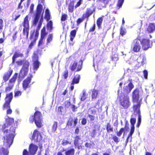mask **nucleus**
<instances>
[{
    "mask_svg": "<svg viewBox=\"0 0 155 155\" xmlns=\"http://www.w3.org/2000/svg\"><path fill=\"white\" fill-rule=\"evenodd\" d=\"M84 20V19L82 16L81 18H78L76 21L77 25H79L81 22H82Z\"/></svg>",
    "mask_w": 155,
    "mask_h": 155,
    "instance_id": "nucleus-46",
    "label": "nucleus"
},
{
    "mask_svg": "<svg viewBox=\"0 0 155 155\" xmlns=\"http://www.w3.org/2000/svg\"><path fill=\"white\" fill-rule=\"evenodd\" d=\"M87 123V120L85 118H83L81 122V123L83 125H85Z\"/></svg>",
    "mask_w": 155,
    "mask_h": 155,
    "instance_id": "nucleus-64",
    "label": "nucleus"
},
{
    "mask_svg": "<svg viewBox=\"0 0 155 155\" xmlns=\"http://www.w3.org/2000/svg\"><path fill=\"white\" fill-rule=\"evenodd\" d=\"M20 16V15H18L15 16V17L14 18H13L12 19V20L14 21H15Z\"/></svg>",
    "mask_w": 155,
    "mask_h": 155,
    "instance_id": "nucleus-62",
    "label": "nucleus"
},
{
    "mask_svg": "<svg viewBox=\"0 0 155 155\" xmlns=\"http://www.w3.org/2000/svg\"><path fill=\"white\" fill-rule=\"evenodd\" d=\"M50 15L49 10L48 9H46L45 10V18L46 20L47 21H48L50 19Z\"/></svg>",
    "mask_w": 155,
    "mask_h": 155,
    "instance_id": "nucleus-33",
    "label": "nucleus"
},
{
    "mask_svg": "<svg viewBox=\"0 0 155 155\" xmlns=\"http://www.w3.org/2000/svg\"><path fill=\"white\" fill-rule=\"evenodd\" d=\"M124 129L123 128H121L120 131L119 132H117V135L118 136H120L122 134V133L124 132Z\"/></svg>",
    "mask_w": 155,
    "mask_h": 155,
    "instance_id": "nucleus-53",
    "label": "nucleus"
},
{
    "mask_svg": "<svg viewBox=\"0 0 155 155\" xmlns=\"http://www.w3.org/2000/svg\"><path fill=\"white\" fill-rule=\"evenodd\" d=\"M13 98V94L11 93L6 95L5 98V102L3 105V107L4 108L7 109L6 113L7 114H11L12 112V110L10 107V104Z\"/></svg>",
    "mask_w": 155,
    "mask_h": 155,
    "instance_id": "nucleus-4",
    "label": "nucleus"
},
{
    "mask_svg": "<svg viewBox=\"0 0 155 155\" xmlns=\"http://www.w3.org/2000/svg\"><path fill=\"white\" fill-rule=\"evenodd\" d=\"M18 76V74L15 73L12 78L9 80L8 86L5 88V91L8 92L12 89Z\"/></svg>",
    "mask_w": 155,
    "mask_h": 155,
    "instance_id": "nucleus-9",
    "label": "nucleus"
},
{
    "mask_svg": "<svg viewBox=\"0 0 155 155\" xmlns=\"http://www.w3.org/2000/svg\"><path fill=\"white\" fill-rule=\"evenodd\" d=\"M29 120L31 123L35 121V124L38 127H41L42 126V118L40 112H36L34 116H31Z\"/></svg>",
    "mask_w": 155,
    "mask_h": 155,
    "instance_id": "nucleus-3",
    "label": "nucleus"
},
{
    "mask_svg": "<svg viewBox=\"0 0 155 155\" xmlns=\"http://www.w3.org/2000/svg\"><path fill=\"white\" fill-rule=\"evenodd\" d=\"M139 94V91L137 89L135 90L133 93L132 97L133 102L134 103H136V104H134V106L135 105H137L138 104H140V102L138 101Z\"/></svg>",
    "mask_w": 155,
    "mask_h": 155,
    "instance_id": "nucleus-15",
    "label": "nucleus"
},
{
    "mask_svg": "<svg viewBox=\"0 0 155 155\" xmlns=\"http://www.w3.org/2000/svg\"><path fill=\"white\" fill-rule=\"evenodd\" d=\"M140 104H138L137 105H135L134 106V112L137 114L138 115V122H141V118L140 114Z\"/></svg>",
    "mask_w": 155,
    "mask_h": 155,
    "instance_id": "nucleus-22",
    "label": "nucleus"
},
{
    "mask_svg": "<svg viewBox=\"0 0 155 155\" xmlns=\"http://www.w3.org/2000/svg\"><path fill=\"white\" fill-rule=\"evenodd\" d=\"M104 16V15H102L101 17L98 18L97 20V24L99 29L101 28V25L103 20V18Z\"/></svg>",
    "mask_w": 155,
    "mask_h": 155,
    "instance_id": "nucleus-29",
    "label": "nucleus"
},
{
    "mask_svg": "<svg viewBox=\"0 0 155 155\" xmlns=\"http://www.w3.org/2000/svg\"><path fill=\"white\" fill-rule=\"evenodd\" d=\"M33 61V68H38L41 63L38 60L34 61Z\"/></svg>",
    "mask_w": 155,
    "mask_h": 155,
    "instance_id": "nucleus-37",
    "label": "nucleus"
},
{
    "mask_svg": "<svg viewBox=\"0 0 155 155\" xmlns=\"http://www.w3.org/2000/svg\"><path fill=\"white\" fill-rule=\"evenodd\" d=\"M120 104L125 108H127L129 106L130 103L129 97L127 94L123 93L121 94L120 98Z\"/></svg>",
    "mask_w": 155,
    "mask_h": 155,
    "instance_id": "nucleus-7",
    "label": "nucleus"
},
{
    "mask_svg": "<svg viewBox=\"0 0 155 155\" xmlns=\"http://www.w3.org/2000/svg\"><path fill=\"white\" fill-rule=\"evenodd\" d=\"M34 8V5L33 4H32L30 7V13H32L33 11V9Z\"/></svg>",
    "mask_w": 155,
    "mask_h": 155,
    "instance_id": "nucleus-57",
    "label": "nucleus"
},
{
    "mask_svg": "<svg viewBox=\"0 0 155 155\" xmlns=\"http://www.w3.org/2000/svg\"><path fill=\"white\" fill-rule=\"evenodd\" d=\"M74 143L76 147L80 149L82 148L81 144L82 141L81 140L78 136H77L75 139Z\"/></svg>",
    "mask_w": 155,
    "mask_h": 155,
    "instance_id": "nucleus-23",
    "label": "nucleus"
},
{
    "mask_svg": "<svg viewBox=\"0 0 155 155\" xmlns=\"http://www.w3.org/2000/svg\"><path fill=\"white\" fill-rule=\"evenodd\" d=\"M112 60L114 62H116L118 59V55L117 54H114L112 57Z\"/></svg>",
    "mask_w": 155,
    "mask_h": 155,
    "instance_id": "nucleus-45",
    "label": "nucleus"
},
{
    "mask_svg": "<svg viewBox=\"0 0 155 155\" xmlns=\"http://www.w3.org/2000/svg\"><path fill=\"white\" fill-rule=\"evenodd\" d=\"M43 21V18L42 16L39 20V24L36 29L35 31L34 30L33 33L31 34L30 37V39H31L33 38L34 35L35 36V37L34 39L31 42L28 46V48L26 51V54H27L29 53L36 43V40L38 39L39 34V30L41 27Z\"/></svg>",
    "mask_w": 155,
    "mask_h": 155,
    "instance_id": "nucleus-1",
    "label": "nucleus"
},
{
    "mask_svg": "<svg viewBox=\"0 0 155 155\" xmlns=\"http://www.w3.org/2000/svg\"><path fill=\"white\" fill-rule=\"evenodd\" d=\"M124 0H118L117 6L119 7H121L124 2Z\"/></svg>",
    "mask_w": 155,
    "mask_h": 155,
    "instance_id": "nucleus-48",
    "label": "nucleus"
},
{
    "mask_svg": "<svg viewBox=\"0 0 155 155\" xmlns=\"http://www.w3.org/2000/svg\"><path fill=\"white\" fill-rule=\"evenodd\" d=\"M74 150L71 149L66 151L65 153L66 155H74Z\"/></svg>",
    "mask_w": 155,
    "mask_h": 155,
    "instance_id": "nucleus-39",
    "label": "nucleus"
},
{
    "mask_svg": "<svg viewBox=\"0 0 155 155\" xmlns=\"http://www.w3.org/2000/svg\"><path fill=\"white\" fill-rule=\"evenodd\" d=\"M4 26V21L3 19L0 18V30L3 29Z\"/></svg>",
    "mask_w": 155,
    "mask_h": 155,
    "instance_id": "nucleus-49",
    "label": "nucleus"
},
{
    "mask_svg": "<svg viewBox=\"0 0 155 155\" xmlns=\"http://www.w3.org/2000/svg\"><path fill=\"white\" fill-rule=\"evenodd\" d=\"M12 70H10L8 72L5 73L3 77V79L5 81H7L12 73Z\"/></svg>",
    "mask_w": 155,
    "mask_h": 155,
    "instance_id": "nucleus-28",
    "label": "nucleus"
},
{
    "mask_svg": "<svg viewBox=\"0 0 155 155\" xmlns=\"http://www.w3.org/2000/svg\"><path fill=\"white\" fill-rule=\"evenodd\" d=\"M140 49V46L138 41H136L134 45L133 50L135 52H139Z\"/></svg>",
    "mask_w": 155,
    "mask_h": 155,
    "instance_id": "nucleus-27",
    "label": "nucleus"
},
{
    "mask_svg": "<svg viewBox=\"0 0 155 155\" xmlns=\"http://www.w3.org/2000/svg\"><path fill=\"white\" fill-rule=\"evenodd\" d=\"M136 121V119L134 118H131L130 120V122L131 124V127L130 130L129 134L127 138V140L130 137L131 139L132 138V136L134 133V125L135 124Z\"/></svg>",
    "mask_w": 155,
    "mask_h": 155,
    "instance_id": "nucleus-14",
    "label": "nucleus"
},
{
    "mask_svg": "<svg viewBox=\"0 0 155 155\" xmlns=\"http://www.w3.org/2000/svg\"><path fill=\"white\" fill-rule=\"evenodd\" d=\"M80 78V76L79 75H76L73 79L71 84L78 83Z\"/></svg>",
    "mask_w": 155,
    "mask_h": 155,
    "instance_id": "nucleus-34",
    "label": "nucleus"
},
{
    "mask_svg": "<svg viewBox=\"0 0 155 155\" xmlns=\"http://www.w3.org/2000/svg\"><path fill=\"white\" fill-rule=\"evenodd\" d=\"M47 30L50 32L51 31H52L53 27V23L51 21H50L47 23Z\"/></svg>",
    "mask_w": 155,
    "mask_h": 155,
    "instance_id": "nucleus-32",
    "label": "nucleus"
},
{
    "mask_svg": "<svg viewBox=\"0 0 155 155\" xmlns=\"http://www.w3.org/2000/svg\"><path fill=\"white\" fill-rule=\"evenodd\" d=\"M98 94V92L97 91L94 90L92 91V98H96L97 97V96Z\"/></svg>",
    "mask_w": 155,
    "mask_h": 155,
    "instance_id": "nucleus-41",
    "label": "nucleus"
},
{
    "mask_svg": "<svg viewBox=\"0 0 155 155\" xmlns=\"http://www.w3.org/2000/svg\"><path fill=\"white\" fill-rule=\"evenodd\" d=\"M24 57V54L20 52L19 50L16 51L15 52L14 54L12 57V64H14L16 63V59L17 58L19 57Z\"/></svg>",
    "mask_w": 155,
    "mask_h": 155,
    "instance_id": "nucleus-12",
    "label": "nucleus"
},
{
    "mask_svg": "<svg viewBox=\"0 0 155 155\" xmlns=\"http://www.w3.org/2000/svg\"><path fill=\"white\" fill-rule=\"evenodd\" d=\"M67 14H62L61 18V20L62 21H64L67 19Z\"/></svg>",
    "mask_w": 155,
    "mask_h": 155,
    "instance_id": "nucleus-47",
    "label": "nucleus"
},
{
    "mask_svg": "<svg viewBox=\"0 0 155 155\" xmlns=\"http://www.w3.org/2000/svg\"><path fill=\"white\" fill-rule=\"evenodd\" d=\"M22 25L24 27L23 29V34L25 36L26 38H28L29 30V21L28 15H26L24 18Z\"/></svg>",
    "mask_w": 155,
    "mask_h": 155,
    "instance_id": "nucleus-5",
    "label": "nucleus"
},
{
    "mask_svg": "<svg viewBox=\"0 0 155 155\" xmlns=\"http://www.w3.org/2000/svg\"><path fill=\"white\" fill-rule=\"evenodd\" d=\"M134 85L131 82L129 83L127 86H124L123 88V91L127 94L130 93L134 87Z\"/></svg>",
    "mask_w": 155,
    "mask_h": 155,
    "instance_id": "nucleus-20",
    "label": "nucleus"
},
{
    "mask_svg": "<svg viewBox=\"0 0 155 155\" xmlns=\"http://www.w3.org/2000/svg\"><path fill=\"white\" fill-rule=\"evenodd\" d=\"M21 92L20 91H16L15 92V97H18L21 96Z\"/></svg>",
    "mask_w": 155,
    "mask_h": 155,
    "instance_id": "nucleus-54",
    "label": "nucleus"
},
{
    "mask_svg": "<svg viewBox=\"0 0 155 155\" xmlns=\"http://www.w3.org/2000/svg\"><path fill=\"white\" fill-rule=\"evenodd\" d=\"M83 64V61L82 60H80L78 63L74 61L71 65V68H82Z\"/></svg>",
    "mask_w": 155,
    "mask_h": 155,
    "instance_id": "nucleus-24",
    "label": "nucleus"
},
{
    "mask_svg": "<svg viewBox=\"0 0 155 155\" xmlns=\"http://www.w3.org/2000/svg\"><path fill=\"white\" fill-rule=\"evenodd\" d=\"M126 33V31L125 29H124L122 27H121L120 29V34L123 36Z\"/></svg>",
    "mask_w": 155,
    "mask_h": 155,
    "instance_id": "nucleus-43",
    "label": "nucleus"
},
{
    "mask_svg": "<svg viewBox=\"0 0 155 155\" xmlns=\"http://www.w3.org/2000/svg\"><path fill=\"white\" fill-rule=\"evenodd\" d=\"M47 35V33L46 31L45 27L44 26L41 30V37L38 43V46L39 49L42 50V49L45 48V46H43L42 45L44 44V40Z\"/></svg>",
    "mask_w": 155,
    "mask_h": 155,
    "instance_id": "nucleus-6",
    "label": "nucleus"
},
{
    "mask_svg": "<svg viewBox=\"0 0 155 155\" xmlns=\"http://www.w3.org/2000/svg\"><path fill=\"white\" fill-rule=\"evenodd\" d=\"M23 155H30L29 154L28 152L26 150H24L23 153Z\"/></svg>",
    "mask_w": 155,
    "mask_h": 155,
    "instance_id": "nucleus-63",
    "label": "nucleus"
},
{
    "mask_svg": "<svg viewBox=\"0 0 155 155\" xmlns=\"http://www.w3.org/2000/svg\"><path fill=\"white\" fill-rule=\"evenodd\" d=\"M141 58H140V59H137V62H136L138 63V64H137V63H136V67L139 68L141 66V65H143L145 63L144 62V61L143 58L142 59V60L140 62L139 61V60H140Z\"/></svg>",
    "mask_w": 155,
    "mask_h": 155,
    "instance_id": "nucleus-35",
    "label": "nucleus"
},
{
    "mask_svg": "<svg viewBox=\"0 0 155 155\" xmlns=\"http://www.w3.org/2000/svg\"><path fill=\"white\" fill-rule=\"evenodd\" d=\"M53 37V35L52 34H50L48 35V36L47 39V45H48V43H50L51 41H52Z\"/></svg>",
    "mask_w": 155,
    "mask_h": 155,
    "instance_id": "nucleus-38",
    "label": "nucleus"
},
{
    "mask_svg": "<svg viewBox=\"0 0 155 155\" xmlns=\"http://www.w3.org/2000/svg\"><path fill=\"white\" fill-rule=\"evenodd\" d=\"M58 127V123L56 122H54L52 126V131L53 132H55L57 130Z\"/></svg>",
    "mask_w": 155,
    "mask_h": 155,
    "instance_id": "nucleus-40",
    "label": "nucleus"
},
{
    "mask_svg": "<svg viewBox=\"0 0 155 155\" xmlns=\"http://www.w3.org/2000/svg\"><path fill=\"white\" fill-rule=\"evenodd\" d=\"M31 80V79L30 78L28 77L23 81V87L25 90L27 88L30 87V84H29Z\"/></svg>",
    "mask_w": 155,
    "mask_h": 155,
    "instance_id": "nucleus-25",
    "label": "nucleus"
},
{
    "mask_svg": "<svg viewBox=\"0 0 155 155\" xmlns=\"http://www.w3.org/2000/svg\"><path fill=\"white\" fill-rule=\"evenodd\" d=\"M68 76V71H66L64 72V78L66 79L67 78Z\"/></svg>",
    "mask_w": 155,
    "mask_h": 155,
    "instance_id": "nucleus-61",
    "label": "nucleus"
},
{
    "mask_svg": "<svg viewBox=\"0 0 155 155\" xmlns=\"http://www.w3.org/2000/svg\"><path fill=\"white\" fill-rule=\"evenodd\" d=\"M17 32L16 31L12 35V41H15L17 38Z\"/></svg>",
    "mask_w": 155,
    "mask_h": 155,
    "instance_id": "nucleus-51",
    "label": "nucleus"
},
{
    "mask_svg": "<svg viewBox=\"0 0 155 155\" xmlns=\"http://www.w3.org/2000/svg\"><path fill=\"white\" fill-rule=\"evenodd\" d=\"M93 144V143L92 142L90 143H86L85 144V146L87 147H91L92 146Z\"/></svg>",
    "mask_w": 155,
    "mask_h": 155,
    "instance_id": "nucleus-55",
    "label": "nucleus"
},
{
    "mask_svg": "<svg viewBox=\"0 0 155 155\" xmlns=\"http://www.w3.org/2000/svg\"><path fill=\"white\" fill-rule=\"evenodd\" d=\"M106 129L107 132L110 131H113V128L111 127L110 123H108L107 124Z\"/></svg>",
    "mask_w": 155,
    "mask_h": 155,
    "instance_id": "nucleus-42",
    "label": "nucleus"
},
{
    "mask_svg": "<svg viewBox=\"0 0 155 155\" xmlns=\"http://www.w3.org/2000/svg\"><path fill=\"white\" fill-rule=\"evenodd\" d=\"M69 143L68 141L66 140H63L62 141V144L64 146H65Z\"/></svg>",
    "mask_w": 155,
    "mask_h": 155,
    "instance_id": "nucleus-58",
    "label": "nucleus"
},
{
    "mask_svg": "<svg viewBox=\"0 0 155 155\" xmlns=\"http://www.w3.org/2000/svg\"><path fill=\"white\" fill-rule=\"evenodd\" d=\"M32 137L33 139L36 142L40 141L41 140V135L37 130L34 131Z\"/></svg>",
    "mask_w": 155,
    "mask_h": 155,
    "instance_id": "nucleus-18",
    "label": "nucleus"
},
{
    "mask_svg": "<svg viewBox=\"0 0 155 155\" xmlns=\"http://www.w3.org/2000/svg\"><path fill=\"white\" fill-rule=\"evenodd\" d=\"M8 151L6 149L2 148L0 149V155H8Z\"/></svg>",
    "mask_w": 155,
    "mask_h": 155,
    "instance_id": "nucleus-36",
    "label": "nucleus"
},
{
    "mask_svg": "<svg viewBox=\"0 0 155 155\" xmlns=\"http://www.w3.org/2000/svg\"><path fill=\"white\" fill-rule=\"evenodd\" d=\"M38 147L34 144H31L29 147V152L31 155H34L36 152Z\"/></svg>",
    "mask_w": 155,
    "mask_h": 155,
    "instance_id": "nucleus-19",
    "label": "nucleus"
},
{
    "mask_svg": "<svg viewBox=\"0 0 155 155\" xmlns=\"http://www.w3.org/2000/svg\"><path fill=\"white\" fill-rule=\"evenodd\" d=\"M74 3V1L70 2L68 7V10L69 12H73Z\"/></svg>",
    "mask_w": 155,
    "mask_h": 155,
    "instance_id": "nucleus-31",
    "label": "nucleus"
},
{
    "mask_svg": "<svg viewBox=\"0 0 155 155\" xmlns=\"http://www.w3.org/2000/svg\"><path fill=\"white\" fill-rule=\"evenodd\" d=\"M9 131V134L4 137V145L6 146V148L9 147L12 144L14 137V134L15 132V129L14 127H12L10 128Z\"/></svg>",
    "mask_w": 155,
    "mask_h": 155,
    "instance_id": "nucleus-2",
    "label": "nucleus"
},
{
    "mask_svg": "<svg viewBox=\"0 0 155 155\" xmlns=\"http://www.w3.org/2000/svg\"><path fill=\"white\" fill-rule=\"evenodd\" d=\"M146 31L148 33H153L155 31V23H149Z\"/></svg>",
    "mask_w": 155,
    "mask_h": 155,
    "instance_id": "nucleus-21",
    "label": "nucleus"
},
{
    "mask_svg": "<svg viewBox=\"0 0 155 155\" xmlns=\"http://www.w3.org/2000/svg\"><path fill=\"white\" fill-rule=\"evenodd\" d=\"M94 11V10H92L91 8H87L85 12L82 15V17L84 19H86L87 21L89 17L92 15Z\"/></svg>",
    "mask_w": 155,
    "mask_h": 155,
    "instance_id": "nucleus-16",
    "label": "nucleus"
},
{
    "mask_svg": "<svg viewBox=\"0 0 155 155\" xmlns=\"http://www.w3.org/2000/svg\"><path fill=\"white\" fill-rule=\"evenodd\" d=\"M77 31V29H74L71 31L70 33V40L72 41L75 37Z\"/></svg>",
    "mask_w": 155,
    "mask_h": 155,
    "instance_id": "nucleus-30",
    "label": "nucleus"
},
{
    "mask_svg": "<svg viewBox=\"0 0 155 155\" xmlns=\"http://www.w3.org/2000/svg\"><path fill=\"white\" fill-rule=\"evenodd\" d=\"M16 64L18 66L22 65V68H28L29 65V62L26 59L19 60L17 61Z\"/></svg>",
    "mask_w": 155,
    "mask_h": 155,
    "instance_id": "nucleus-11",
    "label": "nucleus"
},
{
    "mask_svg": "<svg viewBox=\"0 0 155 155\" xmlns=\"http://www.w3.org/2000/svg\"><path fill=\"white\" fill-rule=\"evenodd\" d=\"M139 40L143 50L146 51L150 48V40L149 39L143 38L141 40Z\"/></svg>",
    "mask_w": 155,
    "mask_h": 155,
    "instance_id": "nucleus-10",
    "label": "nucleus"
},
{
    "mask_svg": "<svg viewBox=\"0 0 155 155\" xmlns=\"http://www.w3.org/2000/svg\"><path fill=\"white\" fill-rule=\"evenodd\" d=\"M77 123V118H74V119L72 118H70L67 124V126L68 127L72 128L75 127Z\"/></svg>",
    "mask_w": 155,
    "mask_h": 155,
    "instance_id": "nucleus-17",
    "label": "nucleus"
},
{
    "mask_svg": "<svg viewBox=\"0 0 155 155\" xmlns=\"http://www.w3.org/2000/svg\"><path fill=\"white\" fill-rule=\"evenodd\" d=\"M83 94L81 96V101H83L86 98V94H85V92L84 91L83 92Z\"/></svg>",
    "mask_w": 155,
    "mask_h": 155,
    "instance_id": "nucleus-52",
    "label": "nucleus"
},
{
    "mask_svg": "<svg viewBox=\"0 0 155 155\" xmlns=\"http://www.w3.org/2000/svg\"><path fill=\"white\" fill-rule=\"evenodd\" d=\"M6 120V123L4 124L2 127H0V129H4L8 127L9 125H10L14 122L13 118H10L8 116H6L5 117Z\"/></svg>",
    "mask_w": 155,
    "mask_h": 155,
    "instance_id": "nucleus-13",
    "label": "nucleus"
},
{
    "mask_svg": "<svg viewBox=\"0 0 155 155\" xmlns=\"http://www.w3.org/2000/svg\"><path fill=\"white\" fill-rule=\"evenodd\" d=\"M88 116L91 120H93L94 119L95 117L94 116L90 114H88Z\"/></svg>",
    "mask_w": 155,
    "mask_h": 155,
    "instance_id": "nucleus-60",
    "label": "nucleus"
},
{
    "mask_svg": "<svg viewBox=\"0 0 155 155\" xmlns=\"http://www.w3.org/2000/svg\"><path fill=\"white\" fill-rule=\"evenodd\" d=\"M113 139L115 142H119V139L116 136H114Z\"/></svg>",
    "mask_w": 155,
    "mask_h": 155,
    "instance_id": "nucleus-59",
    "label": "nucleus"
},
{
    "mask_svg": "<svg viewBox=\"0 0 155 155\" xmlns=\"http://www.w3.org/2000/svg\"><path fill=\"white\" fill-rule=\"evenodd\" d=\"M96 25L95 23H94L92 28H91L89 30V32H92L94 31L95 29Z\"/></svg>",
    "mask_w": 155,
    "mask_h": 155,
    "instance_id": "nucleus-50",
    "label": "nucleus"
},
{
    "mask_svg": "<svg viewBox=\"0 0 155 155\" xmlns=\"http://www.w3.org/2000/svg\"><path fill=\"white\" fill-rule=\"evenodd\" d=\"M143 75L144 78L147 79V78L148 72L146 70H144L143 72Z\"/></svg>",
    "mask_w": 155,
    "mask_h": 155,
    "instance_id": "nucleus-56",
    "label": "nucleus"
},
{
    "mask_svg": "<svg viewBox=\"0 0 155 155\" xmlns=\"http://www.w3.org/2000/svg\"><path fill=\"white\" fill-rule=\"evenodd\" d=\"M42 9V6L40 4H38L37 7L36 12L33 20L32 24L33 26L36 25L40 18Z\"/></svg>",
    "mask_w": 155,
    "mask_h": 155,
    "instance_id": "nucleus-8",
    "label": "nucleus"
},
{
    "mask_svg": "<svg viewBox=\"0 0 155 155\" xmlns=\"http://www.w3.org/2000/svg\"><path fill=\"white\" fill-rule=\"evenodd\" d=\"M97 109L94 108L90 109L88 110V112L91 114H96Z\"/></svg>",
    "mask_w": 155,
    "mask_h": 155,
    "instance_id": "nucleus-44",
    "label": "nucleus"
},
{
    "mask_svg": "<svg viewBox=\"0 0 155 155\" xmlns=\"http://www.w3.org/2000/svg\"><path fill=\"white\" fill-rule=\"evenodd\" d=\"M42 50L40 49H37L36 52L33 53L32 56V60L33 61L35 60H38V54H41Z\"/></svg>",
    "mask_w": 155,
    "mask_h": 155,
    "instance_id": "nucleus-26",
    "label": "nucleus"
}]
</instances>
